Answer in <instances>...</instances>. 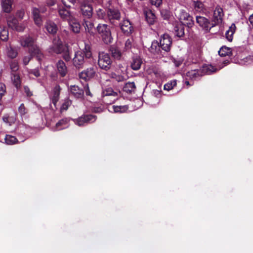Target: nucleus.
<instances>
[{"mask_svg": "<svg viewBox=\"0 0 253 253\" xmlns=\"http://www.w3.org/2000/svg\"><path fill=\"white\" fill-rule=\"evenodd\" d=\"M223 15L222 9L218 6H216L213 11L212 19V21L214 26H216L222 22Z\"/></svg>", "mask_w": 253, "mask_h": 253, "instance_id": "12", "label": "nucleus"}, {"mask_svg": "<svg viewBox=\"0 0 253 253\" xmlns=\"http://www.w3.org/2000/svg\"><path fill=\"white\" fill-rule=\"evenodd\" d=\"M121 29L125 34L128 35L131 33L133 28L128 20H124L120 24Z\"/></svg>", "mask_w": 253, "mask_h": 253, "instance_id": "16", "label": "nucleus"}, {"mask_svg": "<svg viewBox=\"0 0 253 253\" xmlns=\"http://www.w3.org/2000/svg\"><path fill=\"white\" fill-rule=\"evenodd\" d=\"M133 46V40L131 38L127 39L125 42L124 51L129 50Z\"/></svg>", "mask_w": 253, "mask_h": 253, "instance_id": "39", "label": "nucleus"}, {"mask_svg": "<svg viewBox=\"0 0 253 253\" xmlns=\"http://www.w3.org/2000/svg\"><path fill=\"white\" fill-rule=\"evenodd\" d=\"M7 21L8 26L13 30L21 32L23 31L25 28V27L22 24L19 25L17 19L13 16H9Z\"/></svg>", "mask_w": 253, "mask_h": 253, "instance_id": "11", "label": "nucleus"}, {"mask_svg": "<svg viewBox=\"0 0 253 253\" xmlns=\"http://www.w3.org/2000/svg\"><path fill=\"white\" fill-rule=\"evenodd\" d=\"M151 3L156 6H159L162 3V0H149Z\"/></svg>", "mask_w": 253, "mask_h": 253, "instance_id": "50", "label": "nucleus"}, {"mask_svg": "<svg viewBox=\"0 0 253 253\" xmlns=\"http://www.w3.org/2000/svg\"><path fill=\"white\" fill-rule=\"evenodd\" d=\"M175 35L178 37H182L184 34V26L182 24H178L174 27Z\"/></svg>", "mask_w": 253, "mask_h": 253, "instance_id": "32", "label": "nucleus"}, {"mask_svg": "<svg viewBox=\"0 0 253 253\" xmlns=\"http://www.w3.org/2000/svg\"><path fill=\"white\" fill-rule=\"evenodd\" d=\"M7 56L11 58H14L17 55V52L11 47L7 48Z\"/></svg>", "mask_w": 253, "mask_h": 253, "instance_id": "45", "label": "nucleus"}, {"mask_svg": "<svg viewBox=\"0 0 253 253\" xmlns=\"http://www.w3.org/2000/svg\"><path fill=\"white\" fill-rule=\"evenodd\" d=\"M72 30L75 33H79L80 31L81 26L77 20L73 19L72 18L69 21Z\"/></svg>", "mask_w": 253, "mask_h": 253, "instance_id": "29", "label": "nucleus"}, {"mask_svg": "<svg viewBox=\"0 0 253 253\" xmlns=\"http://www.w3.org/2000/svg\"><path fill=\"white\" fill-rule=\"evenodd\" d=\"M30 74H33L36 77H38L40 75L39 70L36 69L31 71Z\"/></svg>", "mask_w": 253, "mask_h": 253, "instance_id": "55", "label": "nucleus"}, {"mask_svg": "<svg viewBox=\"0 0 253 253\" xmlns=\"http://www.w3.org/2000/svg\"><path fill=\"white\" fill-rule=\"evenodd\" d=\"M84 91L87 95L91 96V94L90 92L89 86L87 84H86L84 86Z\"/></svg>", "mask_w": 253, "mask_h": 253, "instance_id": "54", "label": "nucleus"}, {"mask_svg": "<svg viewBox=\"0 0 253 253\" xmlns=\"http://www.w3.org/2000/svg\"><path fill=\"white\" fill-rule=\"evenodd\" d=\"M92 56L90 46L85 45L83 50H79L75 53L73 61L74 66L76 68L82 67L84 63V56L85 58H90Z\"/></svg>", "mask_w": 253, "mask_h": 253, "instance_id": "2", "label": "nucleus"}, {"mask_svg": "<svg viewBox=\"0 0 253 253\" xmlns=\"http://www.w3.org/2000/svg\"><path fill=\"white\" fill-rule=\"evenodd\" d=\"M154 92L155 94H160L159 91L157 90H154Z\"/></svg>", "mask_w": 253, "mask_h": 253, "instance_id": "64", "label": "nucleus"}, {"mask_svg": "<svg viewBox=\"0 0 253 253\" xmlns=\"http://www.w3.org/2000/svg\"><path fill=\"white\" fill-rule=\"evenodd\" d=\"M20 43L23 47L29 48V52L36 55L39 60L43 57L41 49L35 44V40L29 36L22 37L20 39Z\"/></svg>", "mask_w": 253, "mask_h": 253, "instance_id": "1", "label": "nucleus"}, {"mask_svg": "<svg viewBox=\"0 0 253 253\" xmlns=\"http://www.w3.org/2000/svg\"><path fill=\"white\" fill-rule=\"evenodd\" d=\"M13 0H1L2 10L6 13H9L12 10Z\"/></svg>", "mask_w": 253, "mask_h": 253, "instance_id": "20", "label": "nucleus"}, {"mask_svg": "<svg viewBox=\"0 0 253 253\" xmlns=\"http://www.w3.org/2000/svg\"><path fill=\"white\" fill-rule=\"evenodd\" d=\"M231 53V49L226 46H222L218 51V54L220 56H229Z\"/></svg>", "mask_w": 253, "mask_h": 253, "instance_id": "33", "label": "nucleus"}, {"mask_svg": "<svg viewBox=\"0 0 253 253\" xmlns=\"http://www.w3.org/2000/svg\"><path fill=\"white\" fill-rule=\"evenodd\" d=\"M186 76L191 80H195L199 77L203 76L200 70H193L187 72Z\"/></svg>", "mask_w": 253, "mask_h": 253, "instance_id": "27", "label": "nucleus"}, {"mask_svg": "<svg viewBox=\"0 0 253 253\" xmlns=\"http://www.w3.org/2000/svg\"><path fill=\"white\" fill-rule=\"evenodd\" d=\"M58 71L62 77H64L67 73V68L65 63L62 61L59 60L56 64Z\"/></svg>", "mask_w": 253, "mask_h": 253, "instance_id": "21", "label": "nucleus"}, {"mask_svg": "<svg viewBox=\"0 0 253 253\" xmlns=\"http://www.w3.org/2000/svg\"><path fill=\"white\" fill-rule=\"evenodd\" d=\"M10 68L13 72L17 71L19 68L18 62L15 61L12 62L10 64Z\"/></svg>", "mask_w": 253, "mask_h": 253, "instance_id": "47", "label": "nucleus"}, {"mask_svg": "<svg viewBox=\"0 0 253 253\" xmlns=\"http://www.w3.org/2000/svg\"><path fill=\"white\" fill-rule=\"evenodd\" d=\"M13 83L16 88H19L20 86L21 81L20 77L17 75H14L12 77Z\"/></svg>", "mask_w": 253, "mask_h": 253, "instance_id": "44", "label": "nucleus"}, {"mask_svg": "<svg viewBox=\"0 0 253 253\" xmlns=\"http://www.w3.org/2000/svg\"><path fill=\"white\" fill-rule=\"evenodd\" d=\"M59 14L62 18L67 20L68 21L73 18L69 10L64 7L59 9Z\"/></svg>", "mask_w": 253, "mask_h": 253, "instance_id": "26", "label": "nucleus"}, {"mask_svg": "<svg viewBox=\"0 0 253 253\" xmlns=\"http://www.w3.org/2000/svg\"><path fill=\"white\" fill-rule=\"evenodd\" d=\"M16 16L20 19H22L24 16V10L22 9L18 10L16 12Z\"/></svg>", "mask_w": 253, "mask_h": 253, "instance_id": "52", "label": "nucleus"}, {"mask_svg": "<svg viewBox=\"0 0 253 253\" xmlns=\"http://www.w3.org/2000/svg\"><path fill=\"white\" fill-rule=\"evenodd\" d=\"M63 58L66 61H69L71 59V57L68 52H66L64 54V55L63 56Z\"/></svg>", "mask_w": 253, "mask_h": 253, "instance_id": "60", "label": "nucleus"}, {"mask_svg": "<svg viewBox=\"0 0 253 253\" xmlns=\"http://www.w3.org/2000/svg\"><path fill=\"white\" fill-rule=\"evenodd\" d=\"M56 0H46V3L48 6H52L55 4Z\"/></svg>", "mask_w": 253, "mask_h": 253, "instance_id": "57", "label": "nucleus"}, {"mask_svg": "<svg viewBox=\"0 0 253 253\" xmlns=\"http://www.w3.org/2000/svg\"><path fill=\"white\" fill-rule=\"evenodd\" d=\"M95 120L96 117L92 115H83L78 119L73 120L75 124L80 126H84L88 123H93Z\"/></svg>", "mask_w": 253, "mask_h": 253, "instance_id": "6", "label": "nucleus"}, {"mask_svg": "<svg viewBox=\"0 0 253 253\" xmlns=\"http://www.w3.org/2000/svg\"><path fill=\"white\" fill-rule=\"evenodd\" d=\"M142 61L141 58L139 56L134 57L131 63V68L133 70H138L140 68Z\"/></svg>", "mask_w": 253, "mask_h": 253, "instance_id": "25", "label": "nucleus"}, {"mask_svg": "<svg viewBox=\"0 0 253 253\" xmlns=\"http://www.w3.org/2000/svg\"><path fill=\"white\" fill-rule=\"evenodd\" d=\"M109 20L112 23H114L115 20H118L121 17L120 12L115 9H109L107 12Z\"/></svg>", "mask_w": 253, "mask_h": 253, "instance_id": "15", "label": "nucleus"}, {"mask_svg": "<svg viewBox=\"0 0 253 253\" xmlns=\"http://www.w3.org/2000/svg\"><path fill=\"white\" fill-rule=\"evenodd\" d=\"M71 100H70L68 99H65L61 106V108H60L61 112H62L64 111H66L68 109L69 106H70L71 105Z\"/></svg>", "mask_w": 253, "mask_h": 253, "instance_id": "42", "label": "nucleus"}, {"mask_svg": "<svg viewBox=\"0 0 253 253\" xmlns=\"http://www.w3.org/2000/svg\"><path fill=\"white\" fill-rule=\"evenodd\" d=\"M194 8L196 11L201 12L203 11L204 6L202 2L200 1H194Z\"/></svg>", "mask_w": 253, "mask_h": 253, "instance_id": "43", "label": "nucleus"}, {"mask_svg": "<svg viewBox=\"0 0 253 253\" xmlns=\"http://www.w3.org/2000/svg\"><path fill=\"white\" fill-rule=\"evenodd\" d=\"M78 2H82L83 1H87L88 2H91L93 0H77Z\"/></svg>", "mask_w": 253, "mask_h": 253, "instance_id": "63", "label": "nucleus"}, {"mask_svg": "<svg viewBox=\"0 0 253 253\" xmlns=\"http://www.w3.org/2000/svg\"><path fill=\"white\" fill-rule=\"evenodd\" d=\"M112 56L116 59H120L122 55V53L118 48H113L112 49Z\"/></svg>", "mask_w": 253, "mask_h": 253, "instance_id": "40", "label": "nucleus"}, {"mask_svg": "<svg viewBox=\"0 0 253 253\" xmlns=\"http://www.w3.org/2000/svg\"><path fill=\"white\" fill-rule=\"evenodd\" d=\"M5 142L8 145H12L17 142V138L11 135H6L4 138Z\"/></svg>", "mask_w": 253, "mask_h": 253, "instance_id": "36", "label": "nucleus"}, {"mask_svg": "<svg viewBox=\"0 0 253 253\" xmlns=\"http://www.w3.org/2000/svg\"><path fill=\"white\" fill-rule=\"evenodd\" d=\"M18 111L21 116L24 115L26 113V109L23 104H21L19 107Z\"/></svg>", "mask_w": 253, "mask_h": 253, "instance_id": "49", "label": "nucleus"}, {"mask_svg": "<svg viewBox=\"0 0 253 253\" xmlns=\"http://www.w3.org/2000/svg\"><path fill=\"white\" fill-rule=\"evenodd\" d=\"M228 62H228V61H227V60L224 61L223 62V65L222 66H221V67H220V68H219V69H221V68H223L224 66H225V65H227V64H228Z\"/></svg>", "mask_w": 253, "mask_h": 253, "instance_id": "62", "label": "nucleus"}, {"mask_svg": "<svg viewBox=\"0 0 253 253\" xmlns=\"http://www.w3.org/2000/svg\"><path fill=\"white\" fill-rule=\"evenodd\" d=\"M95 73V69L93 67H90L82 71L79 74V77L80 79L86 81L93 78Z\"/></svg>", "mask_w": 253, "mask_h": 253, "instance_id": "14", "label": "nucleus"}, {"mask_svg": "<svg viewBox=\"0 0 253 253\" xmlns=\"http://www.w3.org/2000/svg\"><path fill=\"white\" fill-rule=\"evenodd\" d=\"M24 89L27 96H31L32 95V93L30 91V89L27 86H24Z\"/></svg>", "mask_w": 253, "mask_h": 253, "instance_id": "56", "label": "nucleus"}, {"mask_svg": "<svg viewBox=\"0 0 253 253\" xmlns=\"http://www.w3.org/2000/svg\"><path fill=\"white\" fill-rule=\"evenodd\" d=\"M174 64L176 67H179L182 64L181 60H174L173 61Z\"/></svg>", "mask_w": 253, "mask_h": 253, "instance_id": "58", "label": "nucleus"}, {"mask_svg": "<svg viewBox=\"0 0 253 253\" xmlns=\"http://www.w3.org/2000/svg\"><path fill=\"white\" fill-rule=\"evenodd\" d=\"M176 85V81H171L164 85V89L169 91L172 89Z\"/></svg>", "mask_w": 253, "mask_h": 253, "instance_id": "41", "label": "nucleus"}, {"mask_svg": "<svg viewBox=\"0 0 253 253\" xmlns=\"http://www.w3.org/2000/svg\"><path fill=\"white\" fill-rule=\"evenodd\" d=\"M8 37V32L6 28L0 26V39L2 41L6 40Z\"/></svg>", "mask_w": 253, "mask_h": 253, "instance_id": "38", "label": "nucleus"}, {"mask_svg": "<svg viewBox=\"0 0 253 253\" xmlns=\"http://www.w3.org/2000/svg\"><path fill=\"white\" fill-rule=\"evenodd\" d=\"M144 13L147 22L150 24H153L155 20L154 14L150 10H146Z\"/></svg>", "mask_w": 253, "mask_h": 253, "instance_id": "30", "label": "nucleus"}, {"mask_svg": "<svg viewBox=\"0 0 253 253\" xmlns=\"http://www.w3.org/2000/svg\"><path fill=\"white\" fill-rule=\"evenodd\" d=\"M171 43V39L169 35L164 34L161 38L160 45L165 51H168L170 50Z\"/></svg>", "mask_w": 253, "mask_h": 253, "instance_id": "13", "label": "nucleus"}, {"mask_svg": "<svg viewBox=\"0 0 253 253\" xmlns=\"http://www.w3.org/2000/svg\"><path fill=\"white\" fill-rule=\"evenodd\" d=\"M218 69L211 65H204L203 66L201 71L203 75L205 74H211L212 73L216 72Z\"/></svg>", "mask_w": 253, "mask_h": 253, "instance_id": "22", "label": "nucleus"}, {"mask_svg": "<svg viewBox=\"0 0 253 253\" xmlns=\"http://www.w3.org/2000/svg\"><path fill=\"white\" fill-rule=\"evenodd\" d=\"M46 10L45 8H41L40 9L36 7L32 8V13L33 17L35 24L38 26H41L42 24V20L40 15V13H44Z\"/></svg>", "mask_w": 253, "mask_h": 253, "instance_id": "10", "label": "nucleus"}, {"mask_svg": "<svg viewBox=\"0 0 253 253\" xmlns=\"http://www.w3.org/2000/svg\"><path fill=\"white\" fill-rule=\"evenodd\" d=\"M5 92V85L0 83V99L3 96Z\"/></svg>", "mask_w": 253, "mask_h": 253, "instance_id": "48", "label": "nucleus"}, {"mask_svg": "<svg viewBox=\"0 0 253 253\" xmlns=\"http://www.w3.org/2000/svg\"><path fill=\"white\" fill-rule=\"evenodd\" d=\"M157 45H158V43L157 42H154L152 43V45H151V51L152 52H153V50L154 49H156L157 47Z\"/></svg>", "mask_w": 253, "mask_h": 253, "instance_id": "59", "label": "nucleus"}, {"mask_svg": "<svg viewBox=\"0 0 253 253\" xmlns=\"http://www.w3.org/2000/svg\"><path fill=\"white\" fill-rule=\"evenodd\" d=\"M98 64L102 69L106 71L110 69L112 65V60L109 54L105 52L99 53Z\"/></svg>", "mask_w": 253, "mask_h": 253, "instance_id": "4", "label": "nucleus"}, {"mask_svg": "<svg viewBox=\"0 0 253 253\" xmlns=\"http://www.w3.org/2000/svg\"><path fill=\"white\" fill-rule=\"evenodd\" d=\"M102 95L103 97L108 96L116 97L117 95V93L116 92H114L111 87H107L103 89L102 91Z\"/></svg>", "mask_w": 253, "mask_h": 253, "instance_id": "35", "label": "nucleus"}, {"mask_svg": "<svg viewBox=\"0 0 253 253\" xmlns=\"http://www.w3.org/2000/svg\"><path fill=\"white\" fill-rule=\"evenodd\" d=\"M178 18L183 25L189 27H192L194 24L192 16L184 10H180L179 11Z\"/></svg>", "mask_w": 253, "mask_h": 253, "instance_id": "8", "label": "nucleus"}, {"mask_svg": "<svg viewBox=\"0 0 253 253\" xmlns=\"http://www.w3.org/2000/svg\"><path fill=\"white\" fill-rule=\"evenodd\" d=\"M113 75L115 76V80L118 82H122L124 80H125V78L121 75H117L116 74H113Z\"/></svg>", "mask_w": 253, "mask_h": 253, "instance_id": "53", "label": "nucleus"}, {"mask_svg": "<svg viewBox=\"0 0 253 253\" xmlns=\"http://www.w3.org/2000/svg\"><path fill=\"white\" fill-rule=\"evenodd\" d=\"M97 14L99 18L102 19L104 16V12L101 9H98L97 10Z\"/></svg>", "mask_w": 253, "mask_h": 253, "instance_id": "51", "label": "nucleus"}, {"mask_svg": "<svg viewBox=\"0 0 253 253\" xmlns=\"http://www.w3.org/2000/svg\"><path fill=\"white\" fill-rule=\"evenodd\" d=\"M2 120L5 124L11 126L16 120V115L13 113L4 114L2 117Z\"/></svg>", "mask_w": 253, "mask_h": 253, "instance_id": "17", "label": "nucleus"}, {"mask_svg": "<svg viewBox=\"0 0 253 253\" xmlns=\"http://www.w3.org/2000/svg\"><path fill=\"white\" fill-rule=\"evenodd\" d=\"M135 86L133 82H128L126 84L123 89L127 93H131L134 91Z\"/></svg>", "mask_w": 253, "mask_h": 253, "instance_id": "34", "label": "nucleus"}, {"mask_svg": "<svg viewBox=\"0 0 253 253\" xmlns=\"http://www.w3.org/2000/svg\"><path fill=\"white\" fill-rule=\"evenodd\" d=\"M30 54H31L28 55V56H25L23 58V63L25 65H26L28 64L32 58V55L33 56H36L35 55L31 54V53Z\"/></svg>", "mask_w": 253, "mask_h": 253, "instance_id": "46", "label": "nucleus"}, {"mask_svg": "<svg viewBox=\"0 0 253 253\" xmlns=\"http://www.w3.org/2000/svg\"><path fill=\"white\" fill-rule=\"evenodd\" d=\"M60 88L59 86H56L53 90V95L51 96L52 102L56 107V104L59 100Z\"/></svg>", "mask_w": 253, "mask_h": 253, "instance_id": "28", "label": "nucleus"}, {"mask_svg": "<svg viewBox=\"0 0 253 253\" xmlns=\"http://www.w3.org/2000/svg\"><path fill=\"white\" fill-rule=\"evenodd\" d=\"M249 22H250V24L253 27V14L250 16Z\"/></svg>", "mask_w": 253, "mask_h": 253, "instance_id": "61", "label": "nucleus"}, {"mask_svg": "<svg viewBox=\"0 0 253 253\" xmlns=\"http://www.w3.org/2000/svg\"><path fill=\"white\" fill-rule=\"evenodd\" d=\"M84 26L85 27L86 31L90 33L91 32V30L93 27V23L92 21L88 19V20L84 19Z\"/></svg>", "mask_w": 253, "mask_h": 253, "instance_id": "37", "label": "nucleus"}, {"mask_svg": "<svg viewBox=\"0 0 253 253\" xmlns=\"http://www.w3.org/2000/svg\"><path fill=\"white\" fill-rule=\"evenodd\" d=\"M81 4V9L84 17L86 19H90L92 15V7L90 2L87 1L79 2Z\"/></svg>", "mask_w": 253, "mask_h": 253, "instance_id": "9", "label": "nucleus"}, {"mask_svg": "<svg viewBox=\"0 0 253 253\" xmlns=\"http://www.w3.org/2000/svg\"><path fill=\"white\" fill-rule=\"evenodd\" d=\"M65 47L58 37H55L52 42V45L49 48V52L60 53L65 50Z\"/></svg>", "mask_w": 253, "mask_h": 253, "instance_id": "7", "label": "nucleus"}, {"mask_svg": "<svg viewBox=\"0 0 253 253\" xmlns=\"http://www.w3.org/2000/svg\"><path fill=\"white\" fill-rule=\"evenodd\" d=\"M236 29V27L235 24H233L229 28V29L225 33V37L227 40L231 42L233 39V35L235 32Z\"/></svg>", "mask_w": 253, "mask_h": 253, "instance_id": "31", "label": "nucleus"}, {"mask_svg": "<svg viewBox=\"0 0 253 253\" xmlns=\"http://www.w3.org/2000/svg\"><path fill=\"white\" fill-rule=\"evenodd\" d=\"M70 120L68 118H64L60 120L56 125L55 130H59L69 126V122Z\"/></svg>", "mask_w": 253, "mask_h": 253, "instance_id": "24", "label": "nucleus"}, {"mask_svg": "<svg viewBox=\"0 0 253 253\" xmlns=\"http://www.w3.org/2000/svg\"><path fill=\"white\" fill-rule=\"evenodd\" d=\"M196 22L206 32H209L211 28L215 26L212 21L210 22L208 19L204 16H197Z\"/></svg>", "mask_w": 253, "mask_h": 253, "instance_id": "5", "label": "nucleus"}, {"mask_svg": "<svg viewBox=\"0 0 253 253\" xmlns=\"http://www.w3.org/2000/svg\"><path fill=\"white\" fill-rule=\"evenodd\" d=\"M45 28L47 31L51 34H54L57 32V27L56 25L51 21H47L45 24Z\"/></svg>", "mask_w": 253, "mask_h": 253, "instance_id": "19", "label": "nucleus"}, {"mask_svg": "<svg viewBox=\"0 0 253 253\" xmlns=\"http://www.w3.org/2000/svg\"><path fill=\"white\" fill-rule=\"evenodd\" d=\"M96 29L104 43L108 44L112 42L113 38L111 35L110 27L108 25L106 24H99Z\"/></svg>", "mask_w": 253, "mask_h": 253, "instance_id": "3", "label": "nucleus"}, {"mask_svg": "<svg viewBox=\"0 0 253 253\" xmlns=\"http://www.w3.org/2000/svg\"><path fill=\"white\" fill-rule=\"evenodd\" d=\"M128 107L126 105L124 106H111L109 107V111L113 113H124L127 111Z\"/></svg>", "mask_w": 253, "mask_h": 253, "instance_id": "23", "label": "nucleus"}, {"mask_svg": "<svg viewBox=\"0 0 253 253\" xmlns=\"http://www.w3.org/2000/svg\"><path fill=\"white\" fill-rule=\"evenodd\" d=\"M70 90L76 98H82L84 95V91L80 89L78 86L75 85L71 86Z\"/></svg>", "mask_w": 253, "mask_h": 253, "instance_id": "18", "label": "nucleus"}]
</instances>
